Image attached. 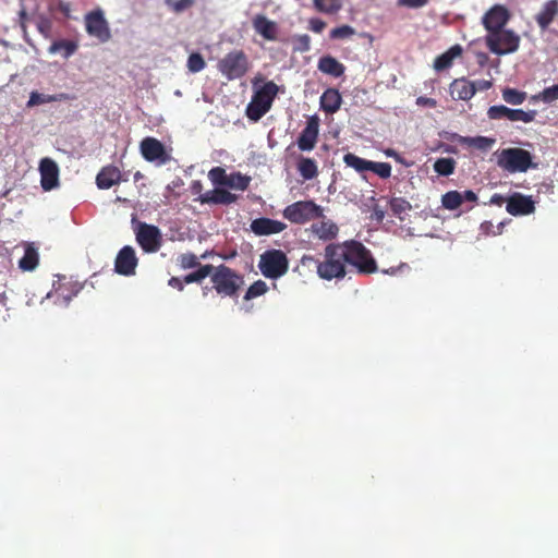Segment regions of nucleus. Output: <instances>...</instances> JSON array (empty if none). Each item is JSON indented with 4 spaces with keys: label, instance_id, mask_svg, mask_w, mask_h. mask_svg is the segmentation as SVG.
Wrapping results in <instances>:
<instances>
[{
    "label": "nucleus",
    "instance_id": "f257e3e1",
    "mask_svg": "<svg viewBox=\"0 0 558 558\" xmlns=\"http://www.w3.org/2000/svg\"><path fill=\"white\" fill-rule=\"evenodd\" d=\"M342 246L344 265L352 266L359 274L369 275L377 271V263L371 251L356 240L339 243Z\"/></svg>",
    "mask_w": 558,
    "mask_h": 558
},
{
    "label": "nucleus",
    "instance_id": "f03ea898",
    "mask_svg": "<svg viewBox=\"0 0 558 558\" xmlns=\"http://www.w3.org/2000/svg\"><path fill=\"white\" fill-rule=\"evenodd\" d=\"M347 276L342 246L329 243L324 248L323 259L319 260L318 277L323 280H341Z\"/></svg>",
    "mask_w": 558,
    "mask_h": 558
},
{
    "label": "nucleus",
    "instance_id": "7ed1b4c3",
    "mask_svg": "<svg viewBox=\"0 0 558 558\" xmlns=\"http://www.w3.org/2000/svg\"><path fill=\"white\" fill-rule=\"evenodd\" d=\"M215 291L221 296L236 298L244 286V277L234 269L223 264L217 266L211 277Z\"/></svg>",
    "mask_w": 558,
    "mask_h": 558
},
{
    "label": "nucleus",
    "instance_id": "20e7f679",
    "mask_svg": "<svg viewBox=\"0 0 558 558\" xmlns=\"http://www.w3.org/2000/svg\"><path fill=\"white\" fill-rule=\"evenodd\" d=\"M278 92L279 87L275 82H266L254 93L251 102L247 105V118L254 122L260 120L270 110Z\"/></svg>",
    "mask_w": 558,
    "mask_h": 558
},
{
    "label": "nucleus",
    "instance_id": "39448f33",
    "mask_svg": "<svg viewBox=\"0 0 558 558\" xmlns=\"http://www.w3.org/2000/svg\"><path fill=\"white\" fill-rule=\"evenodd\" d=\"M497 165L509 173L526 172L531 168H536V165L533 163L532 154L519 147L500 150L497 154Z\"/></svg>",
    "mask_w": 558,
    "mask_h": 558
},
{
    "label": "nucleus",
    "instance_id": "423d86ee",
    "mask_svg": "<svg viewBox=\"0 0 558 558\" xmlns=\"http://www.w3.org/2000/svg\"><path fill=\"white\" fill-rule=\"evenodd\" d=\"M484 40L488 50L497 56L515 52L521 41L517 33L507 28L486 34Z\"/></svg>",
    "mask_w": 558,
    "mask_h": 558
},
{
    "label": "nucleus",
    "instance_id": "0eeeda50",
    "mask_svg": "<svg viewBox=\"0 0 558 558\" xmlns=\"http://www.w3.org/2000/svg\"><path fill=\"white\" fill-rule=\"evenodd\" d=\"M258 268L264 277L278 279L288 272L289 258L281 250H267L259 257Z\"/></svg>",
    "mask_w": 558,
    "mask_h": 558
},
{
    "label": "nucleus",
    "instance_id": "6e6552de",
    "mask_svg": "<svg viewBox=\"0 0 558 558\" xmlns=\"http://www.w3.org/2000/svg\"><path fill=\"white\" fill-rule=\"evenodd\" d=\"M282 215L291 223L305 225L308 221L324 218V209L314 201H298L288 205Z\"/></svg>",
    "mask_w": 558,
    "mask_h": 558
},
{
    "label": "nucleus",
    "instance_id": "1a4fd4ad",
    "mask_svg": "<svg viewBox=\"0 0 558 558\" xmlns=\"http://www.w3.org/2000/svg\"><path fill=\"white\" fill-rule=\"evenodd\" d=\"M218 71L229 81L243 77L248 69L250 61L243 50H232L218 61Z\"/></svg>",
    "mask_w": 558,
    "mask_h": 558
},
{
    "label": "nucleus",
    "instance_id": "9d476101",
    "mask_svg": "<svg viewBox=\"0 0 558 558\" xmlns=\"http://www.w3.org/2000/svg\"><path fill=\"white\" fill-rule=\"evenodd\" d=\"M84 22L86 33L90 37L97 38L101 44L110 40L111 32L102 10L96 9L86 13Z\"/></svg>",
    "mask_w": 558,
    "mask_h": 558
},
{
    "label": "nucleus",
    "instance_id": "9b49d317",
    "mask_svg": "<svg viewBox=\"0 0 558 558\" xmlns=\"http://www.w3.org/2000/svg\"><path fill=\"white\" fill-rule=\"evenodd\" d=\"M136 241L146 253L159 251L162 244V235L158 227L140 222L136 230Z\"/></svg>",
    "mask_w": 558,
    "mask_h": 558
},
{
    "label": "nucleus",
    "instance_id": "f8f14e48",
    "mask_svg": "<svg viewBox=\"0 0 558 558\" xmlns=\"http://www.w3.org/2000/svg\"><path fill=\"white\" fill-rule=\"evenodd\" d=\"M140 150L143 158L148 162H157L166 165L171 160L170 154L166 150L165 145L155 137H145L140 143Z\"/></svg>",
    "mask_w": 558,
    "mask_h": 558
},
{
    "label": "nucleus",
    "instance_id": "ddd939ff",
    "mask_svg": "<svg viewBox=\"0 0 558 558\" xmlns=\"http://www.w3.org/2000/svg\"><path fill=\"white\" fill-rule=\"evenodd\" d=\"M511 17L509 9L504 4H495L482 16L486 34L504 29Z\"/></svg>",
    "mask_w": 558,
    "mask_h": 558
},
{
    "label": "nucleus",
    "instance_id": "4468645a",
    "mask_svg": "<svg viewBox=\"0 0 558 558\" xmlns=\"http://www.w3.org/2000/svg\"><path fill=\"white\" fill-rule=\"evenodd\" d=\"M536 110L524 111L522 109H511L504 105L492 106L487 111V116L492 120L507 119L509 121H522L530 123L535 120Z\"/></svg>",
    "mask_w": 558,
    "mask_h": 558
},
{
    "label": "nucleus",
    "instance_id": "2eb2a0df",
    "mask_svg": "<svg viewBox=\"0 0 558 558\" xmlns=\"http://www.w3.org/2000/svg\"><path fill=\"white\" fill-rule=\"evenodd\" d=\"M506 210L511 216H526L535 211V202L532 196L514 192L507 199Z\"/></svg>",
    "mask_w": 558,
    "mask_h": 558
},
{
    "label": "nucleus",
    "instance_id": "dca6fc26",
    "mask_svg": "<svg viewBox=\"0 0 558 558\" xmlns=\"http://www.w3.org/2000/svg\"><path fill=\"white\" fill-rule=\"evenodd\" d=\"M319 132V119L312 116L307 119L305 128L298 137L296 144L300 150L311 151L315 148Z\"/></svg>",
    "mask_w": 558,
    "mask_h": 558
},
{
    "label": "nucleus",
    "instance_id": "f3484780",
    "mask_svg": "<svg viewBox=\"0 0 558 558\" xmlns=\"http://www.w3.org/2000/svg\"><path fill=\"white\" fill-rule=\"evenodd\" d=\"M138 259L135 254V250L132 246H123L114 262V270L122 276H132L135 274Z\"/></svg>",
    "mask_w": 558,
    "mask_h": 558
},
{
    "label": "nucleus",
    "instance_id": "a211bd4d",
    "mask_svg": "<svg viewBox=\"0 0 558 558\" xmlns=\"http://www.w3.org/2000/svg\"><path fill=\"white\" fill-rule=\"evenodd\" d=\"M40 184L45 191H50L59 184V168L54 160L43 158L39 163Z\"/></svg>",
    "mask_w": 558,
    "mask_h": 558
},
{
    "label": "nucleus",
    "instance_id": "6ab92c4d",
    "mask_svg": "<svg viewBox=\"0 0 558 558\" xmlns=\"http://www.w3.org/2000/svg\"><path fill=\"white\" fill-rule=\"evenodd\" d=\"M238 201V196L231 192L216 187L211 191H207L195 198V202L209 205H230Z\"/></svg>",
    "mask_w": 558,
    "mask_h": 558
},
{
    "label": "nucleus",
    "instance_id": "aec40b11",
    "mask_svg": "<svg viewBox=\"0 0 558 558\" xmlns=\"http://www.w3.org/2000/svg\"><path fill=\"white\" fill-rule=\"evenodd\" d=\"M317 222H313L310 227V232L324 242L332 241L339 233V227L330 219L319 218Z\"/></svg>",
    "mask_w": 558,
    "mask_h": 558
},
{
    "label": "nucleus",
    "instance_id": "412c9836",
    "mask_svg": "<svg viewBox=\"0 0 558 558\" xmlns=\"http://www.w3.org/2000/svg\"><path fill=\"white\" fill-rule=\"evenodd\" d=\"M287 225L275 219L262 217L251 222V230L256 235L277 234L286 230Z\"/></svg>",
    "mask_w": 558,
    "mask_h": 558
},
{
    "label": "nucleus",
    "instance_id": "4be33fe9",
    "mask_svg": "<svg viewBox=\"0 0 558 558\" xmlns=\"http://www.w3.org/2000/svg\"><path fill=\"white\" fill-rule=\"evenodd\" d=\"M450 95L453 99L469 100L476 93V85L464 77L456 78L449 86Z\"/></svg>",
    "mask_w": 558,
    "mask_h": 558
},
{
    "label": "nucleus",
    "instance_id": "5701e85b",
    "mask_svg": "<svg viewBox=\"0 0 558 558\" xmlns=\"http://www.w3.org/2000/svg\"><path fill=\"white\" fill-rule=\"evenodd\" d=\"M122 181V173L116 166L104 167L96 177V184L101 190H108Z\"/></svg>",
    "mask_w": 558,
    "mask_h": 558
},
{
    "label": "nucleus",
    "instance_id": "b1692460",
    "mask_svg": "<svg viewBox=\"0 0 558 558\" xmlns=\"http://www.w3.org/2000/svg\"><path fill=\"white\" fill-rule=\"evenodd\" d=\"M253 27L257 34H259L266 40H276L278 27L274 21L268 20L263 14H257L254 16Z\"/></svg>",
    "mask_w": 558,
    "mask_h": 558
},
{
    "label": "nucleus",
    "instance_id": "393cba45",
    "mask_svg": "<svg viewBox=\"0 0 558 558\" xmlns=\"http://www.w3.org/2000/svg\"><path fill=\"white\" fill-rule=\"evenodd\" d=\"M558 14V0H548L544 3L541 11L535 15L537 25L543 29H547Z\"/></svg>",
    "mask_w": 558,
    "mask_h": 558
},
{
    "label": "nucleus",
    "instance_id": "a878e982",
    "mask_svg": "<svg viewBox=\"0 0 558 558\" xmlns=\"http://www.w3.org/2000/svg\"><path fill=\"white\" fill-rule=\"evenodd\" d=\"M456 142L460 145L472 147L481 151H487L495 145L496 140L481 135L474 137L456 135Z\"/></svg>",
    "mask_w": 558,
    "mask_h": 558
},
{
    "label": "nucleus",
    "instance_id": "bb28decb",
    "mask_svg": "<svg viewBox=\"0 0 558 558\" xmlns=\"http://www.w3.org/2000/svg\"><path fill=\"white\" fill-rule=\"evenodd\" d=\"M320 108L327 113L337 112L342 104V97L338 89L328 88L320 96Z\"/></svg>",
    "mask_w": 558,
    "mask_h": 558
},
{
    "label": "nucleus",
    "instance_id": "cd10ccee",
    "mask_svg": "<svg viewBox=\"0 0 558 558\" xmlns=\"http://www.w3.org/2000/svg\"><path fill=\"white\" fill-rule=\"evenodd\" d=\"M318 70L333 77H340L344 74L345 66L332 56H323L318 60Z\"/></svg>",
    "mask_w": 558,
    "mask_h": 558
},
{
    "label": "nucleus",
    "instance_id": "c85d7f7f",
    "mask_svg": "<svg viewBox=\"0 0 558 558\" xmlns=\"http://www.w3.org/2000/svg\"><path fill=\"white\" fill-rule=\"evenodd\" d=\"M462 48L460 45H454L449 48L446 52L438 56L434 61V68L436 71H442L452 65L454 58L461 56Z\"/></svg>",
    "mask_w": 558,
    "mask_h": 558
},
{
    "label": "nucleus",
    "instance_id": "c756f323",
    "mask_svg": "<svg viewBox=\"0 0 558 558\" xmlns=\"http://www.w3.org/2000/svg\"><path fill=\"white\" fill-rule=\"evenodd\" d=\"M319 259L313 255H303L294 268V272H298L301 277H307L316 272L318 275Z\"/></svg>",
    "mask_w": 558,
    "mask_h": 558
},
{
    "label": "nucleus",
    "instance_id": "7c9ffc66",
    "mask_svg": "<svg viewBox=\"0 0 558 558\" xmlns=\"http://www.w3.org/2000/svg\"><path fill=\"white\" fill-rule=\"evenodd\" d=\"M38 260L39 255L37 248L33 244H27L24 251V255L19 262V266L25 271H32L37 267Z\"/></svg>",
    "mask_w": 558,
    "mask_h": 558
},
{
    "label": "nucleus",
    "instance_id": "2f4dec72",
    "mask_svg": "<svg viewBox=\"0 0 558 558\" xmlns=\"http://www.w3.org/2000/svg\"><path fill=\"white\" fill-rule=\"evenodd\" d=\"M78 45L76 41L68 40V39H60L54 40L49 49L48 52L51 54L58 53L62 51L63 58L68 59L70 58L75 51L77 50Z\"/></svg>",
    "mask_w": 558,
    "mask_h": 558
},
{
    "label": "nucleus",
    "instance_id": "473e14b6",
    "mask_svg": "<svg viewBox=\"0 0 558 558\" xmlns=\"http://www.w3.org/2000/svg\"><path fill=\"white\" fill-rule=\"evenodd\" d=\"M298 171L304 180H312L318 175L316 161L307 157L299 159Z\"/></svg>",
    "mask_w": 558,
    "mask_h": 558
},
{
    "label": "nucleus",
    "instance_id": "72a5a7b5",
    "mask_svg": "<svg viewBox=\"0 0 558 558\" xmlns=\"http://www.w3.org/2000/svg\"><path fill=\"white\" fill-rule=\"evenodd\" d=\"M389 206L392 214L401 221L405 219V216L412 209L411 203L403 197H392L389 202Z\"/></svg>",
    "mask_w": 558,
    "mask_h": 558
},
{
    "label": "nucleus",
    "instance_id": "f704fd0d",
    "mask_svg": "<svg viewBox=\"0 0 558 558\" xmlns=\"http://www.w3.org/2000/svg\"><path fill=\"white\" fill-rule=\"evenodd\" d=\"M457 161L451 157L438 158L434 163L436 173L442 177L451 175L456 170Z\"/></svg>",
    "mask_w": 558,
    "mask_h": 558
},
{
    "label": "nucleus",
    "instance_id": "c9c22d12",
    "mask_svg": "<svg viewBox=\"0 0 558 558\" xmlns=\"http://www.w3.org/2000/svg\"><path fill=\"white\" fill-rule=\"evenodd\" d=\"M65 98H66V96L64 94L46 95V94H40L38 92H32L29 95V99L27 101V107L39 106L43 104L53 102V101H58V100L65 99Z\"/></svg>",
    "mask_w": 558,
    "mask_h": 558
},
{
    "label": "nucleus",
    "instance_id": "e433bc0d",
    "mask_svg": "<svg viewBox=\"0 0 558 558\" xmlns=\"http://www.w3.org/2000/svg\"><path fill=\"white\" fill-rule=\"evenodd\" d=\"M35 25L40 35L46 39L52 36V21L49 16L38 13L34 16Z\"/></svg>",
    "mask_w": 558,
    "mask_h": 558
},
{
    "label": "nucleus",
    "instance_id": "4c0bfd02",
    "mask_svg": "<svg viewBox=\"0 0 558 558\" xmlns=\"http://www.w3.org/2000/svg\"><path fill=\"white\" fill-rule=\"evenodd\" d=\"M314 8L325 14H335L342 8L341 0H313Z\"/></svg>",
    "mask_w": 558,
    "mask_h": 558
},
{
    "label": "nucleus",
    "instance_id": "58836bf2",
    "mask_svg": "<svg viewBox=\"0 0 558 558\" xmlns=\"http://www.w3.org/2000/svg\"><path fill=\"white\" fill-rule=\"evenodd\" d=\"M251 182V178L242 174L241 172H233L229 174L226 186L240 191L247 190Z\"/></svg>",
    "mask_w": 558,
    "mask_h": 558
},
{
    "label": "nucleus",
    "instance_id": "ea45409f",
    "mask_svg": "<svg viewBox=\"0 0 558 558\" xmlns=\"http://www.w3.org/2000/svg\"><path fill=\"white\" fill-rule=\"evenodd\" d=\"M343 161L348 167L355 169L357 172L369 171L371 160L363 159L352 153H348L343 157Z\"/></svg>",
    "mask_w": 558,
    "mask_h": 558
},
{
    "label": "nucleus",
    "instance_id": "a19ab883",
    "mask_svg": "<svg viewBox=\"0 0 558 558\" xmlns=\"http://www.w3.org/2000/svg\"><path fill=\"white\" fill-rule=\"evenodd\" d=\"M461 204L462 197L458 191H449L441 196V205L448 210H456Z\"/></svg>",
    "mask_w": 558,
    "mask_h": 558
},
{
    "label": "nucleus",
    "instance_id": "79ce46f5",
    "mask_svg": "<svg viewBox=\"0 0 558 558\" xmlns=\"http://www.w3.org/2000/svg\"><path fill=\"white\" fill-rule=\"evenodd\" d=\"M502 98L510 105H521L526 99V93L507 87L502 90Z\"/></svg>",
    "mask_w": 558,
    "mask_h": 558
},
{
    "label": "nucleus",
    "instance_id": "37998d69",
    "mask_svg": "<svg viewBox=\"0 0 558 558\" xmlns=\"http://www.w3.org/2000/svg\"><path fill=\"white\" fill-rule=\"evenodd\" d=\"M267 291H268V287H267L266 282L263 280H257L248 287V289L246 290V293L244 295V299L248 301V300H252V299H255L257 296L265 294Z\"/></svg>",
    "mask_w": 558,
    "mask_h": 558
},
{
    "label": "nucleus",
    "instance_id": "c03bdc74",
    "mask_svg": "<svg viewBox=\"0 0 558 558\" xmlns=\"http://www.w3.org/2000/svg\"><path fill=\"white\" fill-rule=\"evenodd\" d=\"M229 174L221 167H214L208 172V178L214 185L226 186Z\"/></svg>",
    "mask_w": 558,
    "mask_h": 558
},
{
    "label": "nucleus",
    "instance_id": "a18cd8bd",
    "mask_svg": "<svg viewBox=\"0 0 558 558\" xmlns=\"http://www.w3.org/2000/svg\"><path fill=\"white\" fill-rule=\"evenodd\" d=\"M206 62L199 52H193L187 59V69L192 73H197L204 70Z\"/></svg>",
    "mask_w": 558,
    "mask_h": 558
},
{
    "label": "nucleus",
    "instance_id": "49530a36",
    "mask_svg": "<svg viewBox=\"0 0 558 558\" xmlns=\"http://www.w3.org/2000/svg\"><path fill=\"white\" fill-rule=\"evenodd\" d=\"M178 264L182 269H192L199 266V257L194 253H183L178 257Z\"/></svg>",
    "mask_w": 558,
    "mask_h": 558
},
{
    "label": "nucleus",
    "instance_id": "de8ad7c7",
    "mask_svg": "<svg viewBox=\"0 0 558 558\" xmlns=\"http://www.w3.org/2000/svg\"><path fill=\"white\" fill-rule=\"evenodd\" d=\"M369 171L376 173L381 179H388L391 175V165L388 162L371 161Z\"/></svg>",
    "mask_w": 558,
    "mask_h": 558
},
{
    "label": "nucleus",
    "instance_id": "09e8293b",
    "mask_svg": "<svg viewBox=\"0 0 558 558\" xmlns=\"http://www.w3.org/2000/svg\"><path fill=\"white\" fill-rule=\"evenodd\" d=\"M537 99L546 104H551L558 99V84L550 87H546L537 96Z\"/></svg>",
    "mask_w": 558,
    "mask_h": 558
},
{
    "label": "nucleus",
    "instance_id": "8fccbe9b",
    "mask_svg": "<svg viewBox=\"0 0 558 558\" xmlns=\"http://www.w3.org/2000/svg\"><path fill=\"white\" fill-rule=\"evenodd\" d=\"M355 34V31L350 25H342L339 27H336L331 29L330 32V38L331 39H344L353 36Z\"/></svg>",
    "mask_w": 558,
    "mask_h": 558
},
{
    "label": "nucleus",
    "instance_id": "3c124183",
    "mask_svg": "<svg viewBox=\"0 0 558 558\" xmlns=\"http://www.w3.org/2000/svg\"><path fill=\"white\" fill-rule=\"evenodd\" d=\"M296 50L306 52L311 49V37L307 34H303L296 37Z\"/></svg>",
    "mask_w": 558,
    "mask_h": 558
},
{
    "label": "nucleus",
    "instance_id": "603ef678",
    "mask_svg": "<svg viewBox=\"0 0 558 558\" xmlns=\"http://www.w3.org/2000/svg\"><path fill=\"white\" fill-rule=\"evenodd\" d=\"M429 0H397L399 7L409 9H420L425 7Z\"/></svg>",
    "mask_w": 558,
    "mask_h": 558
},
{
    "label": "nucleus",
    "instance_id": "864d4df0",
    "mask_svg": "<svg viewBox=\"0 0 558 558\" xmlns=\"http://www.w3.org/2000/svg\"><path fill=\"white\" fill-rule=\"evenodd\" d=\"M199 275H201V278L204 280L206 277H213L215 271H217V266H214L211 264H206V265H201L198 267H196Z\"/></svg>",
    "mask_w": 558,
    "mask_h": 558
},
{
    "label": "nucleus",
    "instance_id": "5fc2aeb1",
    "mask_svg": "<svg viewBox=\"0 0 558 558\" xmlns=\"http://www.w3.org/2000/svg\"><path fill=\"white\" fill-rule=\"evenodd\" d=\"M326 27V23L320 19H311L310 20V29L314 33H322Z\"/></svg>",
    "mask_w": 558,
    "mask_h": 558
},
{
    "label": "nucleus",
    "instance_id": "6e6d98bb",
    "mask_svg": "<svg viewBox=\"0 0 558 558\" xmlns=\"http://www.w3.org/2000/svg\"><path fill=\"white\" fill-rule=\"evenodd\" d=\"M416 105L421 107L435 108L437 106V101L434 98L420 96L416 98Z\"/></svg>",
    "mask_w": 558,
    "mask_h": 558
},
{
    "label": "nucleus",
    "instance_id": "4d7b16f0",
    "mask_svg": "<svg viewBox=\"0 0 558 558\" xmlns=\"http://www.w3.org/2000/svg\"><path fill=\"white\" fill-rule=\"evenodd\" d=\"M183 281L186 284H189V283H201L203 281V279L201 278V275H199L198 270L196 269L195 271H193L191 274H187L183 278Z\"/></svg>",
    "mask_w": 558,
    "mask_h": 558
},
{
    "label": "nucleus",
    "instance_id": "13d9d810",
    "mask_svg": "<svg viewBox=\"0 0 558 558\" xmlns=\"http://www.w3.org/2000/svg\"><path fill=\"white\" fill-rule=\"evenodd\" d=\"M194 3V0H178L174 5H173V9L177 11V12H181V11H184L189 8H191Z\"/></svg>",
    "mask_w": 558,
    "mask_h": 558
},
{
    "label": "nucleus",
    "instance_id": "bf43d9fd",
    "mask_svg": "<svg viewBox=\"0 0 558 558\" xmlns=\"http://www.w3.org/2000/svg\"><path fill=\"white\" fill-rule=\"evenodd\" d=\"M184 281L183 279L179 278V277H171L168 281V284L171 287V288H174L179 291H183L184 289Z\"/></svg>",
    "mask_w": 558,
    "mask_h": 558
},
{
    "label": "nucleus",
    "instance_id": "052dcab7",
    "mask_svg": "<svg viewBox=\"0 0 558 558\" xmlns=\"http://www.w3.org/2000/svg\"><path fill=\"white\" fill-rule=\"evenodd\" d=\"M507 199L508 197L496 193L490 197L489 204L501 207L505 203L507 204Z\"/></svg>",
    "mask_w": 558,
    "mask_h": 558
},
{
    "label": "nucleus",
    "instance_id": "680f3d73",
    "mask_svg": "<svg viewBox=\"0 0 558 558\" xmlns=\"http://www.w3.org/2000/svg\"><path fill=\"white\" fill-rule=\"evenodd\" d=\"M461 197H462V203L464 201H466V202H476L477 201V195L471 190H468V191H464L463 193H461Z\"/></svg>",
    "mask_w": 558,
    "mask_h": 558
},
{
    "label": "nucleus",
    "instance_id": "e2e57ef3",
    "mask_svg": "<svg viewBox=\"0 0 558 558\" xmlns=\"http://www.w3.org/2000/svg\"><path fill=\"white\" fill-rule=\"evenodd\" d=\"M20 16V26L24 33H26V22L28 20V15L25 11V9L21 10L19 13Z\"/></svg>",
    "mask_w": 558,
    "mask_h": 558
},
{
    "label": "nucleus",
    "instance_id": "0e129e2a",
    "mask_svg": "<svg viewBox=\"0 0 558 558\" xmlns=\"http://www.w3.org/2000/svg\"><path fill=\"white\" fill-rule=\"evenodd\" d=\"M488 54L485 53V52H477L476 53V60H477V63L480 64V66H485L488 62Z\"/></svg>",
    "mask_w": 558,
    "mask_h": 558
},
{
    "label": "nucleus",
    "instance_id": "69168bd1",
    "mask_svg": "<svg viewBox=\"0 0 558 558\" xmlns=\"http://www.w3.org/2000/svg\"><path fill=\"white\" fill-rule=\"evenodd\" d=\"M59 10L64 14V16H69L71 12V5L69 2L59 1L58 5Z\"/></svg>",
    "mask_w": 558,
    "mask_h": 558
},
{
    "label": "nucleus",
    "instance_id": "338daca9",
    "mask_svg": "<svg viewBox=\"0 0 558 558\" xmlns=\"http://www.w3.org/2000/svg\"><path fill=\"white\" fill-rule=\"evenodd\" d=\"M474 83L476 85V90L477 89H481V90L489 89L493 85L490 81H485V80H481V81H477Z\"/></svg>",
    "mask_w": 558,
    "mask_h": 558
},
{
    "label": "nucleus",
    "instance_id": "774afa93",
    "mask_svg": "<svg viewBox=\"0 0 558 558\" xmlns=\"http://www.w3.org/2000/svg\"><path fill=\"white\" fill-rule=\"evenodd\" d=\"M191 190H192V193H193V194H198V196H199L201 194H203V193H202V190H203V184H202V182H201V181H193V182H192V185H191Z\"/></svg>",
    "mask_w": 558,
    "mask_h": 558
}]
</instances>
